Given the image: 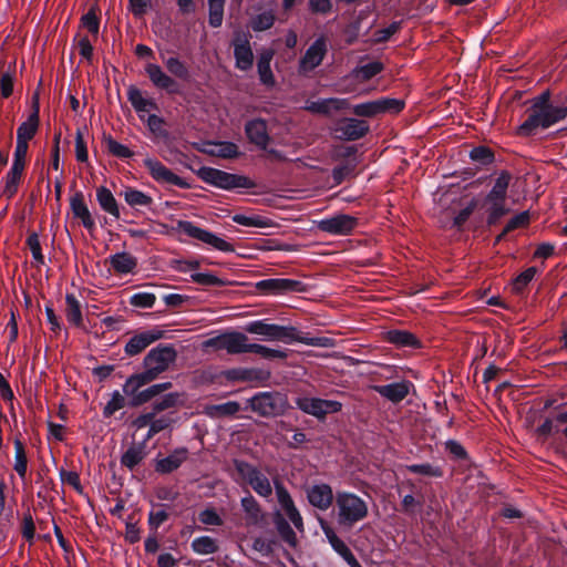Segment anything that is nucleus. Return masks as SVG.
<instances>
[{"label": "nucleus", "mask_w": 567, "mask_h": 567, "mask_svg": "<svg viewBox=\"0 0 567 567\" xmlns=\"http://www.w3.org/2000/svg\"><path fill=\"white\" fill-rule=\"evenodd\" d=\"M204 348H212L215 350H226L228 354L241 353H256L264 359H286L287 351L279 349H271L259 343H250L248 337L239 331H226L219 336L209 338L204 341Z\"/></svg>", "instance_id": "1"}, {"label": "nucleus", "mask_w": 567, "mask_h": 567, "mask_svg": "<svg viewBox=\"0 0 567 567\" xmlns=\"http://www.w3.org/2000/svg\"><path fill=\"white\" fill-rule=\"evenodd\" d=\"M177 351L173 344L161 343L151 349L143 359L144 371L136 373V381L153 382L176 361Z\"/></svg>", "instance_id": "2"}, {"label": "nucleus", "mask_w": 567, "mask_h": 567, "mask_svg": "<svg viewBox=\"0 0 567 567\" xmlns=\"http://www.w3.org/2000/svg\"><path fill=\"white\" fill-rule=\"evenodd\" d=\"M247 408L261 417L281 416L289 409L288 398L279 391L258 392L247 400Z\"/></svg>", "instance_id": "3"}, {"label": "nucleus", "mask_w": 567, "mask_h": 567, "mask_svg": "<svg viewBox=\"0 0 567 567\" xmlns=\"http://www.w3.org/2000/svg\"><path fill=\"white\" fill-rule=\"evenodd\" d=\"M196 175L204 183L224 190H234L236 188H254L255 183L245 175L228 173L218 168L202 166Z\"/></svg>", "instance_id": "4"}, {"label": "nucleus", "mask_w": 567, "mask_h": 567, "mask_svg": "<svg viewBox=\"0 0 567 567\" xmlns=\"http://www.w3.org/2000/svg\"><path fill=\"white\" fill-rule=\"evenodd\" d=\"M338 523L351 527L368 516L367 503L357 494L338 492L336 496Z\"/></svg>", "instance_id": "5"}, {"label": "nucleus", "mask_w": 567, "mask_h": 567, "mask_svg": "<svg viewBox=\"0 0 567 567\" xmlns=\"http://www.w3.org/2000/svg\"><path fill=\"white\" fill-rule=\"evenodd\" d=\"M527 118L517 127L519 136H532L538 128H548L567 116V107L527 110Z\"/></svg>", "instance_id": "6"}, {"label": "nucleus", "mask_w": 567, "mask_h": 567, "mask_svg": "<svg viewBox=\"0 0 567 567\" xmlns=\"http://www.w3.org/2000/svg\"><path fill=\"white\" fill-rule=\"evenodd\" d=\"M173 230L184 233L190 238L197 239L204 244L212 246L213 248L223 251V252H234L235 247L218 237L214 233L203 229L196 226L194 223L188 220H177L176 226L173 227Z\"/></svg>", "instance_id": "7"}, {"label": "nucleus", "mask_w": 567, "mask_h": 567, "mask_svg": "<svg viewBox=\"0 0 567 567\" xmlns=\"http://www.w3.org/2000/svg\"><path fill=\"white\" fill-rule=\"evenodd\" d=\"M255 289L261 296H284L292 292H307L308 285L297 279L268 278L257 281Z\"/></svg>", "instance_id": "8"}, {"label": "nucleus", "mask_w": 567, "mask_h": 567, "mask_svg": "<svg viewBox=\"0 0 567 567\" xmlns=\"http://www.w3.org/2000/svg\"><path fill=\"white\" fill-rule=\"evenodd\" d=\"M135 378L136 373L130 375L123 384V393L128 398L127 405L130 408L141 406L158 395L154 384L141 390L151 382H143L140 384Z\"/></svg>", "instance_id": "9"}, {"label": "nucleus", "mask_w": 567, "mask_h": 567, "mask_svg": "<svg viewBox=\"0 0 567 567\" xmlns=\"http://www.w3.org/2000/svg\"><path fill=\"white\" fill-rule=\"evenodd\" d=\"M359 220L357 217L337 214L334 216L323 218L317 223V228L320 231L328 233L334 236L350 235L358 226Z\"/></svg>", "instance_id": "10"}, {"label": "nucleus", "mask_w": 567, "mask_h": 567, "mask_svg": "<svg viewBox=\"0 0 567 567\" xmlns=\"http://www.w3.org/2000/svg\"><path fill=\"white\" fill-rule=\"evenodd\" d=\"M143 165L148 171L152 178L157 183L169 184L184 189L190 187V185L184 178L177 176L156 158L146 157L143 161Z\"/></svg>", "instance_id": "11"}, {"label": "nucleus", "mask_w": 567, "mask_h": 567, "mask_svg": "<svg viewBox=\"0 0 567 567\" xmlns=\"http://www.w3.org/2000/svg\"><path fill=\"white\" fill-rule=\"evenodd\" d=\"M271 341H280L287 344L299 342L312 347H326L328 339L321 337H305L300 334L296 327L275 324Z\"/></svg>", "instance_id": "12"}, {"label": "nucleus", "mask_w": 567, "mask_h": 567, "mask_svg": "<svg viewBox=\"0 0 567 567\" xmlns=\"http://www.w3.org/2000/svg\"><path fill=\"white\" fill-rule=\"evenodd\" d=\"M370 131L367 121L355 117H342L336 122V136L343 141H357L364 137Z\"/></svg>", "instance_id": "13"}, {"label": "nucleus", "mask_w": 567, "mask_h": 567, "mask_svg": "<svg viewBox=\"0 0 567 567\" xmlns=\"http://www.w3.org/2000/svg\"><path fill=\"white\" fill-rule=\"evenodd\" d=\"M328 52L327 40L324 37H319L306 50L305 54L299 60V72L308 73L318 68L324 60Z\"/></svg>", "instance_id": "14"}, {"label": "nucleus", "mask_w": 567, "mask_h": 567, "mask_svg": "<svg viewBox=\"0 0 567 567\" xmlns=\"http://www.w3.org/2000/svg\"><path fill=\"white\" fill-rule=\"evenodd\" d=\"M275 489L278 503L281 509L286 513L288 519L293 524V526L299 532H303L302 516L300 515L298 508L296 507L295 502L290 496L288 489L279 481H275Z\"/></svg>", "instance_id": "15"}, {"label": "nucleus", "mask_w": 567, "mask_h": 567, "mask_svg": "<svg viewBox=\"0 0 567 567\" xmlns=\"http://www.w3.org/2000/svg\"><path fill=\"white\" fill-rule=\"evenodd\" d=\"M164 334L165 331L159 329L141 331L134 334L132 338H130V340L126 342L124 347V351L130 357L137 355L153 342L162 339Z\"/></svg>", "instance_id": "16"}, {"label": "nucleus", "mask_w": 567, "mask_h": 567, "mask_svg": "<svg viewBox=\"0 0 567 567\" xmlns=\"http://www.w3.org/2000/svg\"><path fill=\"white\" fill-rule=\"evenodd\" d=\"M145 73L155 87L164 90L169 94L179 93V85L176 80L166 74L158 64L147 63L145 65Z\"/></svg>", "instance_id": "17"}, {"label": "nucleus", "mask_w": 567, "mask_h": 567, "mask_svg": "<svg viewBox=\"0 0 567 567\" xmlns=\"http://www.w3.org/2000/svg\"><path fill=\"white\" fill-rule=\"evenodd\" d=\"M198 152L209 156L233 159L240 156L239 147L236 143L229 141L215 142L206 141L203 147H196Z\"/></svg>", "instance_id": "18"}, {"label": "nucleus", "mask_w": 567, "mask_h": 567, "mask_svg": "<svg viewBox=\"0 0 567 567\" xmlns=\"http://www.w3.org/2000/svg\"><path fill=\"white\" fill-rule=\"evenodd\" d=\"M70 208L73 218L80 220L86 230L92 231L95 229V220L85 204L84 194L81 190L75 192L70 197Z\"/></svg>", "instance_id": "19"}, {"label": "nucleus", "mask_w": 567, "mask_h": 567, "mask_svg": "<svg viewBox=\"0 0 567 567\" xmlns=\"http://www.w3.org/2000/svg\"><path fill=\"white\" fill-rule=\"evenodd\" d=\"M350 107L348 99L329 97L317 101H307L305 110L315 114L330 115L332 112L343 111Z\"/></svg>", "instance_id": "20"}, {"label": "nucleus", "mask_w": 567, "mask_h": 567, "mask_svg": "<svg viewBox=\"0 0 567 567\" xmlns=\"http://www.w3.org/2000/svg\"><path fill=\"white\" fill-rule=\"evenodd\" d=\"M188 450L186 447H177L166 457L155 460V472L162 475H167L178 470L182 464L188 458Z\"/></svg>", "instance_id": "21"}, {"label": "nucleus", "mask_w": 567, "mask_h": 567, "mask_svg": "<svg viewBox=\"0 0 567 567\" xmlns=\"http://www.w3.org/2000/svg\"><path fill=\"white\" fill-rule=\"evenodd\" d=\"M414 385L411 381L403 380L400 382H393L383 385H374L373 390L377 393H379L382 398L396 404L402 402L408 396V394L410 393V389Z\"/></svg>", "instance_id": "22"}, {"label": "nucleus", "mask_w": 567, "mask_h": 567, "mask_svg": "<svg viewBox=\"0 0 567 567\" xmlns=\"http://www.w3.org/2000/svg\"><path fill=\"white\" fill-rule=\"evenodd\" d=\"M245 133L251 144H255L261 150L267 148L270 136L267 131V123L264 118L258 117L248 121L245 124Z\"/></svg>", "instance_id": "23"}, {"label": "nucleus", "mask_w": 567, "mask_h": 567, "mask_svg": "<svg viewBox=\"0 0 567 567\" xmlns=\"http://www.w3.org/2000/svg\"><path fill=\"white\" fill-rule=\"evenodd\" d=\"M383 341L393 344L396 348L421 349V340L408 330L391 329L383 333Z\"/></svg>", "instance_id": "24"}, {"label": "nucleus", "mask_w": 567, "mask_h": 567, "mask_svg": "<svg viewBox=\"0 0 567 567\" xmlns=\"http://www.w3.org/2000/svg\"><path fill=\"white\" fill-rule=\"evenodd\" d=\"M307 498L313 507L327 511L332 505L333 492L328 484H316L307 489Z\"/></svg>", "instance_id": "25"}, {"label": "nucleus", "mask_w": 567, "mask_h": 567, "mask_svg": "<svg viewBox=\"0 0 567 567\" xmlns=\"http://www.w3.org/2000/svg\"><path fill=\"white\" fill-rule=\"evenodd\" d=\"M39 127V95L38 93L33 96V111L29 115L28 120L20 124L17 130V142L28 144L33 138Z\"/></svg>", "instance_id": "26"}, {"label": "nucleus", "mask_w": 567, "mask_h": 567, "mask_svg": "<svg viewBox=\"0 0 567 567\" xmlns=\"http://www.w3.org/2000/svg\"><path fill=\"white\" fill-rule=\"evenodd\" d=\"M512 178L511 172L506 169L501 171L492 189L486 194L484 202H506L507 189Z\"/></svg>", "instance_id": "27"}, {"label": "nucleus", "mask_w": 567, "mask_h": 567, "mask_svg": "<svg viewBox=\"0 0 567 567\" xmlns=\"http://www.w3.org/2000/svg\"><path fill=\"white\" fill-rule=\"evenodd\" d=\"M145 443H132L121 456V465L134 471L147 456Z\"/></svg>", "instance_id": "28"}, {"label": "nucleus", "mask_w": 567, "mask_h": 567, "mask_svg": "<svg viewBox=\"0 0 567 567\" xmlns=\"http://www.w3.org/2000/svg\"><path fill=\"white\" fill-rule=\"evenodd\" d=\"M274 55V50L265 49L260 52L257 61V71L259 80L264 85L269 87L274 86L276 83L275 75L270 66Z\"/></svg>", "instance_id": "29"}, {"label": "nucleus", "mask_w": 567, "mask_h": 567, "mask_svg": "<svg viewBox=\"0 0 567 567\" xmlns=\"http://www.w3.org/2000/svg\"><path fill=\"white\" fill-rule=\"evenodd\" d=\"M233 465L235 470V474H233V478L235 482L239 484L249 485L252 478L259 474V468L247 461L234 458Z\"/></svg>", "instance_id": "30"}, {"label": "nucleus", "mask_w": 567, "mask_h": 567, "mask_svg": "<svg viewBox=\"0 0 567 567\" xmlns=\"http://www.w3.org/2000/svg\"><path fill=\"white\" fill-rule=\"evenodd\" d=\"M96 200L100 207L115 219L121 217L118 204L112 194V192L105 186H99L96 188Z\"/></svg>", "instance_id": "31"}, {"label": "nucleus", "mask_w": 567, "mask_h": 567, "mask_svg": "<svg viewBox=\"0 0 567 567\" xmlns=\"http://www.w3.org/2000/svg\"><path fill=\"white\" fill-rule=\"evenodd\" d=\"M110 265L115 272L126 275L137 267V259L130 252L122 251L110 256Z\"/></svg>", "instance_id": "32"}, {"label": "nucleus", "mask_w": 567, "mask_h": 567, "mask_svg": "<svg viewBox=\"0 0 567 567\" xmlns=\"http://www.w3.org/2000/svg\"><path fill=\"white\" fill-rule=\"evenodd\" d=\"M240 505L246 514L247 525H258L261 522V506L250 493H248L245 497L241 498Z\"/></svg>", "instance_id": "33"}, {"label": "nucleus", "mask_w": 567, "mask_h": 567, "mask_svg": "<svg viewBox=\"0 0 567 567\" xmlns=\"http://www.w3.org/2000/svg\"><path fill=\"white\" fill-rule=\"evenodd\" d=\"M127 99L137 113L158 109L157 103L153 99H145L142 91L134 85L128 87Z\"/></svg>", "instance_id": "34"}, {"label": "nucleus", "mask_w": 567, "mask_h": 567, "mask_svg": "<svg viewBox=\"0 0 567 567\" xmlns=\"http://www.w3.org/2000/svg\"><path fill=\"white\" fill-rule=\"evenodd\" d=\"M274 525L281 537V539L287 543L290 547H296L297 545V536L290 526L289 522L284 517L280 512H276L272 518Z\"/></svg>", "instance_id": "35"}, {"label": "nucleus", "mask_w": 567, "mask_h": 567, "mask_svg": "<svg viewBox=\"0 0 567 567\" xmlns=\"http://www.w3.org/2000/svg\"><path fill=\"white\" fill-rule=\"evenodd\" d=\"M24 169L11 166L9 172L3 177L4 187L2 190V195L6 196L8 199H11L14 197V195L18 193L19 185L21 183L22 176H23Z\"/></svg>", "instance_id": "36"}, {"label": "nucleus", "mask_w": 567, "mask_h": 567, "mask_svg": "<svg viewBox=\"0 0 567 567\" xmlns=\"http://www.w3.org/2000/svg\"><path fill=\"white\" fill-rule=\"evenodd\" d=\"M65 317L70 324L74 327L83 326V316L81 303L73 293L65 296Z\"/></svg>", "instance_id": "37"}, {"label": "nucleus", "mask_w": 567, "mask_h": 567, "mask_svg": "<svg viewBox=\"0 0 567 567\" xmlns=\"http://www.w3.org/2000/svg\"><path fill=\"white\" fill-rule=\"evenodd\" d=\"M468 157L472 162L478 164L482 167H487L495 163V153L494 151L485 145L474 146L468 154Z\"/></svg>", "instance_id": "38"}, {"label": "nucleus", "mask_w": 567, "mask_h": 567, "mask_svg": "<svg viewBox=\"0 0 567 567\" xmlns=\"http://www.w3.org/2000/svg\"><path fill=\"white\" fill-rule=\"evenodd\" d=\"M296 405L302 412L317 417L318 420H324V412L321 409V399L319 398H298Z\"/></svg>", "instance_id": "39"}, {"label": "nucleus", "mask_w": 567, "mask_h": 567, "mask_svg": "<svg viewBox=\"0 0 567 567\" xmlns=\"http://www.w3.org/2000/svg\"><path fill=\"white\" fill-rule=\"evenodd\" d=\"M240 411V404L236 401H228L221 404L206 406L205 413L209 417L233 416Z\"/></svg>", "instance_id": "40"}, {"label": "nucleus", "mask_w": 567, "mask_h": 567, "mask_svg": "<svg viewBox=\"0 0 567 567\" xmlns=\"http://www.w3.org/2000/svg\"><path fill=\"white\" fill-rule=\"evenodd\" d=\"M123 196L127 205L131 207H150L153 204V198L142 190L133 187H126Z\"/></svg>", "instance_id": "41"}, {"label": "nucleus", "mask_w": 567, "mask_h": 567, "mask_svg": "<svg viewBox=\"0 0 567 567\" xmlns=\"http://www.w3.org/2000/svg\"><path fill=\"white\" fill-rule=\"evenodd\" d=\"M484 205L488 206L486 209V223L489 227L497 225L511 212L506 206V202H484Z\"/></svg>", "instance_id": "42"}, {"label": "nucleus", "mask_w": 567, "mask_h": 567, "mask_svg": "<svg viewBox=\"0 0 567 567\" xmlns=\"http://www.w3.org/2000/svg\"><path fill=\"white\" fill-rule=\"evenodd\" d=\"M276 323H268L266 320H254L244 327V330L251 334L264 337L262 340L271 341Z\"/></svg>", "instance_id": "43"}, {"label": "nucleus", "mask_w": 567, "mask_h": 567, "mask_svg": "<svg viewBox=\"0 0 567 567\" xmlns=\"http://www.w3.org/2000/svg\"><path fill=\"white\" fill-rule=\"evenodd\" d=\"M235 65L241 71H248L254 64L251 45H236L234 49Z\"/></svg>", "instance_id": "44"}, {"label": "nucleus", "mask_w": 567, "mask_h": 567, "mask_svg": "<svg viewBox=\"0 0 567 567\" xmlns=\"http://www.w3.org/2000/svg\"><path fill=\"white\" fill-rule=\"evenodd\" d=\"M384 70V64L380 61H373L363 65H359L353 70V74L362 82H367L381 73Z\"/></svg>", "instance_id": "45"}, {"label": "nucleus", "mask_w": 567, "mask_h": 567, "mask_svg": "<svg viewBox=\"0 0 567 567\" xmlns=\"http://www.w3.org/2000/svg\"><path fill=\"white\" fill-rule=\"evenodd\" d=\"M190 547L198 555H210L218 551L217 542L209 536H199L193 539Z\"/></svg>", "instance_id": "46"}, {"label": "nucleus", "mask_w": 567, "mask_h": 567, "mask_svg": "<svg viewBox=\"0 0 567 567\" xmlns=\"http://www.w3.org/2000/svg\"><path fill=\"white\" fill-rule=\"evenodd\" d=\"M537 272L538 269L536 267H529L520 272L512 281V291L517 296L523 295L526 287L530 284Z\"/></svg>", "instance_id": "47"}, {"label": "nucleus", "mask_w": 567, "mask_h": 567, "mask_svg": "<svg viewBox=\"0 0 567 567\" xmlns=\"http://www.w3.org/2000/svg\"><path fill=\"white\" fill-rule=\"evenodd\" d=\"M165 66L167 71L175 78L182 81L190 80V72L188 66L176 56H169L165 60Z\"/></svg>", "instance_id": "48"}, {"label": "nucleus", "mask_w": 567, "mask_h": 567, "mask_svg": "<svg viewBox=\"0 0 567 567\" xmlns=\"http://www.w3.org/2000/svg\"><path fill=\"white\" fill-rule=\"evenodd\" d=\"M182 396L183 394L179 392L167 393L152 404V410L155 414H158L168 409L176 408L182 404Z\"/></svg>", "instance_id": "49"}, {"label": "nucleus", "mask_w": 567, "mask_h": 567, "mask_svg": "<svg viewBox=\"0 0 567 567\" xmlns=\"http://www.w3.org/2000/svg\"><path fill=\"white\" fill-rule=\"evenodd\" d=\"M225 2L226 0H208V23L212 28L223 24Z\"/></svg>", "instance_id": "50"}, {"label": "nucleus", "mask_w": 567, "mask_h": 567, "mask_svg": "<svg viewBox=\"0 0 567 567\" xmlns=\"http://www.w3.org/2000/svg\"><path fill=\"white\" fill-rule=\"evenodd\" d=\"M406 471L412 474L424 475L429 477H442L444 472L439 465H432L430 463L422 464H410L405 466Z\"/></svg>", "instance_id": "51"}, {"label": "nucleus", "mask_w": 567, "mask_h": 567, "mask_svg": "<svg viewBox=\"0 0 567 567\" xmlns=\"http://www.w3.org/2000/svg\"><path fill=\"white\" fill-rule=\"evenodd\" d=\"M231 219L234 223L241 225V226H246V227L264 228V227H269L271 224L270 219L259 216V215L247 216L244 214H236L231 217Z\"/></svg>", "instance_id": "52"}, {"label": "nucleus", "mask_w": 567, "mask_h": 567, "mask_svg": "<svg viewBox=\"0 0 567 567\" xmlns=\"http://www.w3.org/2000/svg\"><path fill=\"white\" fill-rule=\"evenodd\" d=\"M14 471L21 478H24L28 470V458L24 451V445L20 440L14 441Z\"/></svg>", "instance_id": "53"}, {"label": "nucleus", "mask_w": 567, "mask_h": 567, "mask_svg": "<svg viewBox=\"0 0 567 567\" xmlns=\"http://www.w3.org/2000/svg\"><path fill=\"white\" fill-rule=\"evenodd\" d=\"M125 394L120 393V391L115 390L112 395L111 400L106 403V405L103 408V417L109 419L114 413L121 409H123L125 405H127V401L125 399Z\"/></svg>", "instance_id": "54"}, {"label": "nucleus", "mask_w": 567, "mask_h": 567, "mask_svg": "<svg viewBox=\"0 0 567 567\" xmlns=\"http://www.w3.org/2000/svg\"><path fill=\"white\" fill-rule=\"evenodd\" d=\"M104 142L107 148V152L117 158H131L134 155V152L131 151L127 146L115 141L111 135L104 136Z\"/></svg>", "instance_id": "55"}, {"label": "nucleus", "mask_w": 567, "mask_h": 567, "mask_svg": "<svg viewBox=\"0 0 567 567\" xmlns=\"http://www.w3.org/2000/svg\"><path fill=\"white\" fill-rule=\"evenodd\" d=\"M97 6H92L81 18V24L93 35H97L100 29V18L97 17Z\"/></svg>", "instance_id": "56"}, {"label": "nucleus", "mask_w": 567, "mask_h": 567, "mask_svg": "<svg viewBox=\"0 0 567 567\" xmlns=\"http://www.w3.org/2000/svg\"><path fill=\"white\" fill-rule=\"evenodd\" d=\"M249 486L261 497H269L272 494V487L268 477L259 471Z\"/></svg>", "instance_id": "57"}, {"label": "nucleus", "mask_w": 567, "mask_h": 567, "mask_svg": "<svg viewBox=\"0 0 567 567\" xmlns=\"http://www.w3.org/2000/svg\"><path fill=\"white\" fill-rule=\"evenodd\" d=\"M275 23V16L271 11H265L257 14L251 20V28L254 31L261 32L270 29Z\"/></svg>", "instance_id": "58"}, {"label": "nucleus", "mask_w": 567, "mask_h": 567, "mask_svg": "<svg viewBox=\"0 0 567 567\" xmlns=\"http://www.w3.org/2000/svg\"><path fill=\"white\" fill-rule=\"evenodd\" d=\"M379 110L380 105L378 104V100L355 104L352 106L353 114L360 117L377 116L379 115Z\"/></svg>", "instance_id": "59"}, {"label": "nucleus", "mask_w": 567, "mask_h": 567, "mask_svg": "<svg viewBox=\"0 0 567 567\" xmlns=\"http://www.w3.org/2000/svg\"><path fill=\"white\" fill-rule=\"evenodd\" d=\"M378 104L380 105L379 114H383V113L396 114V113H400L405 106V103L403 100L391 99V97H381L378 100Z\"/></svg>", "instance_id": "60"}, {"label": "nucleus", "mask_w": 567, "mask_h": 567, "mask_svg": "<svg viewBox=\"0 0 567 567\" xmlns=\"http://www.w3.org/2000/svg\"><path fill=\"white\" fill-rule=\"evenodd\" d=\"M156 302V296L152 292H136L130 297V305L136 308H152Z\"/></svg>", "instance_id": "61"}, {"label": "nucleus", "mask_w": 567, "mask_h": 567, "mask_svg": "<svg viewBox=\"0 0 567 567\" xmlns=\"http://www.w3.org/2000/svg\"><path fill=\"white\" fill-rule=\"evenodd\" d=\"M277 545L276 539H266L264 537H255L252 539L251 548L265 557L272 555Z\"/></svg>", "instance_id": "62"}, {"label": "nucleus", "mask_w": 567, "mask_h": 567, "mask_svg": "<svg viewBox=\"0 0 567 567\" xmlns=\"http://www.w3.org/2000/svg\"><path fill=\"white\" fill-rule=\"evenodd\" d=\"M402 28V21H393L388 28L379 29L374 32V43H385L393 34Z\"/></svg>", "instance_id": "63"}, {"label": "nucleus", "mask_w": 567, "mask_h": 567, "mask_svg": "<svg viewBox=\"0 0 567 567\" xmlns=\"http://www.w3.org/2000/svg\"><path fill=\"white\" fill-rule=\"evenodd\" d=\"M357 164L347 162L344 164L338 165L332 169V178L337 185H340L344 182L355 169Z\"/></svg>", "instance_id": "64"}]
</instances>
